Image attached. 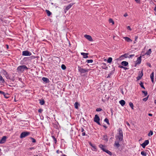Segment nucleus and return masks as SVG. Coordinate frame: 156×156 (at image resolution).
I'll use <instances>...</instances> for the list:
<instances>
[{
  "mask_svg": "<svg viewBox=\"0 0 156 156\" xmlns=\"http://www.w3.org/2000/svg\"><path fill=\"white\" fill-rule=\"evenodd\" d=\"M103 151L105 152H106L109 155H111L112 154V153L111 152L109 151L108 150H107V149H103Z\"/></svg>",
  "mask_w": 156,
  "mask_h": 156,
  "instance_id": "17",
  "label": "nucleus"
},
{
  "mask_svg": "<svg viewBox=\"0 0 156 156\" xmlns=\"http://www.w3.org/2000/svg\"><path fill=\"white\" fill-rule=\"evenodd\" d=\"M151 53V49H149L146 52L145 54L147 55H150Z\"/></svg>",
  "mask_w": 156,
  "mask_h": 156,
  "instance_id": "21",
  "label": "nucleus"
},
{
  "mask_svg": "<svg viewBox=\"0 0 156 156\" xmlns=\"http://www.w3.org/2000/svg\"><path fill=\"white\" fill-rule=\"evenodd\" d=\"M141 154L144 156H146L147 155V154L145 151H143L141 152Z\"/></svg>",
  "mask_w": 156,
  "mask_h": 156,
  "instance_id": "29",
  "label": "nucleus"
},
{
  "mask_svg": "<svg viewBox=\"0 0 156 156\" xmlns=\"http://www.w3.org/2000/svg\"><path fill=\"white\" fill-rule=\"evenodd\" d=\"M104 121L106 122L107 124H109L108 119L107 118H105L104 120Z\"/></svg>",
  "mask_w": 156,
  "mask_h": 156,
  "instance_id": "34",
  "label": "nucleus"
},
{
  "mask_svg": "<svg viewBox=\"0 0 156 156\" xmlns=\"http://www.w3.org/2000/svg\"><path fill=\"white\" fill-rule=\"evenodd\" d=\"M22 55L23 56H29L31 55V53L28 51H24L22 52Z\"/></svg>",
  "mask_w": 156,
  "mask_h": 156,
  "instance_id": "6",
  "label": "nucleus"
},
{
  "mask_svg": "<svg viewBox=\"0 0 156 156\" xmlns=\"http://www.w3.org/2000/svg\"><path fill=\"white\" fill-rule=\"evenodd\" d=\"M141 56H140V57H138L137 58V60L136 61V63L138 64H139L141 63Z\"/></svg>",
  "mask_w": 156,
  "mask_h": 156,
  "instance_id": "12",
  "label": "nucleus"
},
{
  "mask_svg": "<svg viewBox=\"0 0 156 156\" xmlns=\"http://www.w3.org/2000/svg\"><path fill=\"white\" fill-rule=\"evenodd\" d=\"M154 103L156 104V100L154 101Z\"/></svg>",
  "mask_w": 156,
  "mask_h": 156,
  "instance_id": "62",
  "label": "nucleus"
},
{
  "mask_svg": "<svg viewBox=\"0 0 156 156\" xmlns=\"http://www.w3.org/2000/svg\"><path fill=\"white\" fill-rule=\"evenodd\" d=\"M48 16H49L51 14V12L48 10H46L45 11Z\"/></svg>",
  "mask_w": 156,
  "mask_h": 156,
  "instance_id": "25",
  "label": "nucleus"
},
{
  "mask_svg": "<svg viewBox=\"0 0 156 156\" xmlns=\"http://www.w3.org/2000/svg\"><path fill=\"white\" fill-rule=\"evenodd\" d=\"M86 62L87 63H92L93 62V60L92 59L87 60L86 61Z\"/></svg>",
  "mask_w": 156,
  "mask_h": 156,
  "instance_id": "36",
  "label": "nucleus"
},
{
  "mask_svg": "<svg viewBox=\"0 0 156 156\" xmlns=\"http://www.w3.org/2000/svg\"><path fill=\"white\" fill-rule=\"evenodd\" d=\"M119 67L120 68H123L124 67L123 66H119Z\"/></svg>",
  "mask_w": 156,
  "mask_h": 156,
  "instance_id": "53",
  "label": "nucleus"
},
{
  "mask_svg": "<svg viewBox=\"0 0 156 156\" xmlns=\"http://www.w3.org/2000/svg\"><path fill=\"white\" fill-rule=\"evenodd\" d=\"M89 144L90 146L92 147L93 148L92 149V150H93V151H95L96 150L95 146L92 144L91 143H90Z\"/></svg>",
  "mask_w": 156,
  "mask_h": 156,
  "instance_id": "19",
  "label": "nucleus"
},
{
  "mask_svg": "<svg viewBox=\"0 0 156 156\" xmlns=\"http://www.w3.org/2000/svg\"><path fill=\"white\" fill-rule=\"evenodd\" d=\"M100 120V119L98 115H95L94 118V121L99 125H100L99 122Z\"/></svg>",
  "mask_w": 156,
  "mask_h": 156,
  "instance_id": "5",
  "label": "nucleus"
},
{
  "mask_svg": "<svg viewBox=\"0 0 156 156\" xmlns=\"http://www.w3.org/2000/svg\"><path fill=\"white\" fill-rule=\"evenodd\" d=\"M126 123L127 125L128 126H130V124L128 122H126Z\"/></svg>",
  "mask_w": 156,
  "mask_h": 156,
  "instance_id": "51",
  "label": "nucleus"
},
{
  "mask_svg": "<svg viewBox=\"0 0 156 156\" xmlns=\"http://www.w3.org/2000/svg\"><path fill=\"white\" fill-rule=\"evenodd\" d=\"M119 133L117 134L116 136V138L118 139L119 141H122L123 139V136L122 129L119 128Z\"/></svg>",
  "mask_w": 156,
  "mask_h": 156,
  "instance_id": "1",
  "label": "nucleus"
},
{
  "mask_svg": "<svg viewBox=\"0 0 156 156\" xmlns=\"http://www.w3.org/2000/svg\"><path fill=\"white\" fill-rule=\"evenodd\" d=\"M128 16V15L126 13L124 14V16L125 17H126V16Z\"/></svg>",
  "mask_w": 156,
  "mask_h": 156,
  "instance_id": "54",
  "label": "nucleus"
},
{
  "mask_svg": "<svg viewBox=\"0 0 156 156\" xmlns=\"http://www.w3.org/2000/svg\"><path fill=\"white\" fill-rule=\"evenodd\" d=\"M30 138L32 140L33 143H35L36 142V140L34 139L32 137H31Z\"/></svg>",
  "mask_w": 156,
  "mask_h": 156,
  "instance_id": "42",
  "label": "nucleus"
},
{
  "mask_svg": "<svg viewBox=\"0 0 156 156\" xmlns=\"http://www.w3.org/2000/svg\"><path fill=\"white\" fill-rule=\"evenodd\" d=\"M81 54L83 56V57L84 58H88V53H84L83 52H81Z\"/></svg>",
  "mask_w": 156,
  "mask_h": 156,
  "instance_id": "11",
  "label": "nucleus"
},
{
  "mask_svg": "<svg viewBox=\"0 0 156 156\" xmlns=\"http://www.w3.org/2000/svg\"><path fill=\"white\" fill-rule=\"evenodd\" d=\"M109 21L110 23H112V24H114V21L112 19H110L109 20Z\"/></svg>",
  "mask_w": 156,
  "mask_h": 156,
  "instance_id": "33",
  "label": "nucleus"
},
{
  "mask_svg": "<svg viewBox=\"0 0 156 156\" xmlns=\"http://www.w3.org/2000/svg\"><path fill=\"white\" fill-rule=\"evenodd\" d=\"M81 130L82 132H83L84 131V129L83 128H81Z\"/></svg>",
  "mask_w": 156,
  "mask_h": 156,
  "instance_id": "57",
  "label": "nucleus"
},
{
  "mask_svg": "<svg viewBox=\"0 0 156 156\" xmlns=\"http://www.w3.org/2000/svg\"><path fill=\"white\" fill-rule=\"evenodd\" d=\"M147 66H149L150 67H151V64L149 63H147Z\"/></svg>",
  "mask_w": 156,
  "mask_h": 156,
  "instance_id": "50",
  "label": "nucleus"
},
{
  "mask_svg": "<svg viewBox=\"0 0 156 156\" xmlns=\"http://www.w3.org/2000/svg\"><path fill=\"white\" fill-rule=\"evenodd\" d=\"M128 64V63L126 61H122L121 62V65L124 66H126Z\"/></svg>",
  "mask_w": 156,
  "mask_h": 156,
  "instance_id": "14",
  "label": "nucleus"
},
{
  "mask_svg": "<svg viewBox=\"0 0 156 156\" xmlns=\"http://www.w3.org/2000/svg\"><path fill=\"white\" fill-rule=\"evenodd\" d=\"M115 146H116L117 147H118L120 146V144L119 142L115 141Z\"/></svg>",
  "mask_w": 156,
  "mask_h": 156,
  "instance_id": "22",
  "label": "nucleus"
},
{
  "mask_svg": "<svg viewBox=\"0 0 156 156\" xmlns=\"http://www.w3.org/2000/svg\"><path fill=\"white\" fill-rule=\"evenodd\" d=\"M0 81H2V83H4L5 80L2 77V76L0 75Z\"/></svg>",
  "mask_w": 156,
  "mask_h": 156,
  "instance_id": "31",
  "label": "nucleus"
},
{
  "mask_svg": "<svg viewBox=\"0 0 156 156\" xmlns=\"http://www.w3.org/2000/svg\"><path fill=\"white\" fill-rule=\"evenodd\" d=\"M43 110L42 109H40L38 110V112H39L41 113V112Z\"/></svg>",
  "mask_w": 156,
  "mask_h": 156,
  "instance_id": "47",
  "label": "nucleus"
},
{
  "mask_svg": "<svg viewBox=\"0 0 156 156\" xmlns=\"http://www.w3.org/2000/svg\"><path fill=\"white\" fill-rule=\"evenodd\" d=\"M84 37L90 41H93L90 35L85 34Z\"/></svg>",
  "mask_w": 156,
  "mask_h": 156,
  "instance_id": "8",
  "label": "nucleus"
},
{
  "mask_svg": "<svg viewBox=\"0 0 156 156\" xmlns=\"http://www.w3.org/2000/svg\"><path fill=\"white\" fill-rule=\"evenodd\" d=\"M123 69L125 70H127L128 69V68L126 67H124V68Z\"/></svg>",
  "mask_w": 156,
  "mask_h": 156,
  "instance_id": "58",
  "label": "nucleus"
},
{
  "mask_svg": "<svg viewBox=\"0 0 156 156\" xmlns=\"http://www.w3.org/2000/svg\"><path fill=\"white\" fill-rule=\"evenodd\" d=\"M143 76V73L142 72H139L138 76L136 77V79L137 80H139L141 79L142 77Z\"/></svg>",
  "mask_w": 156,
  "mask_h": 156,
  "instance_id": "9",
  "label": "nucleus"
},
{
  "mask_svg": "<svg viewBox=\"0 0 156 156\" xmlns=\"http://www.w3.org/2000/svg\"><path fill=\"white\" fill-rule=\"evenodd\" d=\"M140 85L141 87L144 88V89H145V88L144 87V86L143 85V83L141 82L140 83Z\"/></svg>",
  "mask_w": 156,
  "mask_h": 156,
  "instance_id": "39",
  "label": "nucleus"
},
{
  "mask_svg": "<svg viewBox=\"0 0 156 156\" xmlns=\"http://www.w3.org/2000/svg\"><path fill=\"white\" fill-rule=\"evenodd\" d=\"M119 103L121 105L123 106L125 104V102L124 100H121L119 101Z\"/></svg>",
  "mask_w": 156,
  "mask_h": 156,
  "instance_id": "16",
  "label": "nucleus"
},
{
  "mask_svg": "<svg viewBox=\"0 0 156 156\" xmlns=\"http://www.w3.org/2000/svg\"><path fill=\"white\" fill-rule=\"evenodd\" d=\"M30 132H22L20 134V138H22L27 136L30 134Z\"/></svg>",
  "mask_w": 156,
  "mask_h": 156,
  "instance_id": "3",
  "label": "nucleus"
},
{
  "mask_svg": "<svg viewBox=\"0 0 156 156\" xmlns=\"http://www.w3.org/2000/svg\"><path fill=\"white\" fill-rule=\"evenodd\" d=\"M4 92L2 91H0V94H4Z\"/></svg>",
  "mask_w": 156,
  "mask_h": 156,
  "instance_id": "52",
  "label": "nucleus"
},
{
  "mask_svg": "<svg viewBox=\"0 0 156 156\" xmlns=\"http://www.w3.org/2000/svg\"><path fill=\"white\" fill-rule=\"evenodd\" d=\"M42 80L44 82L46 83H48L49 82V80L47 78L43 77L42 78Z\"/></svg>",
  "mask_w": 156,
  "mask_h": 156,
  "instance_id": "13",
  "label": "nucleus"
},
{
  "mask_svg": "<svg viewBox=\"0 0 156 156\" xmlns=\"http://www.w3.org/2000/svg\"><path fill=\"white\" fill-rule=\"evenodd\" d=\"M79 105V103L77 102H76L74 104V106L75 108L77 109H78V105Z\"/></svg>",
  "mask_w": 156,
  "mask_h": 156,
  "instance_id": "26",
  "label": "nucleus"
},
{
  "mask_svg": "<svg viewBox=\"0 0 156 156\" xmlns=\"http://www.w3.org/2000/svg\"><path fill=\"white\" fill-rule=\"evenodd\" d=\"M137 38H138V37L136 36L135 37V41H136V40L137 39Z\"/></svg>",
  "mask_w": 156,
  "mask_h": 156,
  "instance_id": "55",
  "label": "nucleus"
},
{
  "mask_svg": "<svg viewBox=\"0 0 156 156\" xmlns=\"http://www.w3.org/2000/svg\"><path fill=\"white\" fill-rule=\"evenodd\" d=\"M40 103L41 105H43L45 103V101L44 100H39Z\"/></svg>",
  "mask_w": 156,
  "mask_h": 156,
  "instance_id": "23",
  "label": "nucleus"
},
{
  "mask_svg": "<svg viewBox=\"0 0 156 156\" xmlns=\"http://www.w3.org/2000/svg\"><path fill=\"white\" fill-rule=\"evenodd\" d=\"M148 98V96L147 97H146L145 98H143V100L144 101H147V100Z\"/></svg>",
  "mask_w": 156,
  "mask_h": 156,
  "instance_id": "41",
  "label": "nucleus"
},
{
  "mask_svg": "<svg viewBox=\"0 0 156 156\" xmlns=\"http://www.w3.org/2000/svg\"><path fill=\"white\" fill-rule=\"evenodd\" d=\"M99 147L103 151V149H106L104 147V146L100 144L99 145Z\"/></svg>",
  "mask_w": 156,
  "mask_h": 156,
  "instance_id": "32",
  "label": "nucleus"
},
{
  "mask_svg": "<svg viewBox=\"0 0 156 156\" xmlns=\"http://www.w3.org/2000/svg\"><path fill=\"white\" fill-rule=\"evenodd\" d=\"M142 92L144 94L145 96H147V93L146 91H142Z\"/></svg>",
  "mask_w": 156,
  "mask_h": 156,
  "instance_id": "38",
  "label": "nucleus"
},
{
  "mask_svg": "<svg viewBox=\"0 0 156 156\" xmlns=\"http://www.w3.org/2000/svg\"><path fill=\"white\" fill-rule=\"evenodd\" d=\"M4 97L6 98H8L9 97V94L8 93L5 94V93L3 94Z\"/></svg>",
  "mask_w": 156,
  "mask_h": 156,
  "instance_id": "24",
  "label": "nucleus"
},
{
  "mask_svg": "<svg viewBox=\"0 0 156 156\" xmlns=\"http://www.w3.org/2000/svg\"><path fill=\"white\" fill-rule=\"evenodd\" d=\"M124 38L125 39V40L126 41H127L128 42H131L132 41V40L130 38H129L127 37H124Z\"/></svg>",
  "mask_w": 156,
  "mask_h": 156,
  "instance_id": "20",
  "label": "nucleus"
},
{
  "mask_svg": "<svg viewBox=\"0 0 156 156\" xmlns=\"http://www.w3.org/2000/svg\"><path fill=\"white\" fill-rule=\"evenodd\" d=\"M102 110V109L100 108H98L96 109V111L97 112H100Z\"/></svg>",
  "mask_w": 156,
  "mask_h": 156,
  "instance_id": "44",
  "label": "nucleus"
},
{
  "mask_svg": "<svg viewBox=\"0 0 156 156\" xmlns=\"http://www.w3.org/2000/svg\"><path fill=\"white\" fill-rule=\"evenodd\" d=\"M134 56V54L130 55H129V56H128V58H131L132 57Z\"/></svg>",
  "mask_w": 156,
  "mask_h": 156,
  "instance_id": "45",
  "label": "nucleus"
},
{
  "mask_svg": "<svg viewBox=\"0 0 156 156\" xmlns=\"http://www.w3.org/2000/svg\"><path fill=\"white\" fill-rule=\"evenodd\" d=\"M112 59L111 57H109L108 59L107 62L108 63H110L112 62Z\"/></svg>",
  "mask_w": 156,
  "mask_h": 156,
  "instance_id": "27",
  "label": "nucleus"
},
{
  "mask_svg": "<svg viewBox=\"0 0 156 156\" xmlns=\"http://www.w3.org/2000/svg\"><path fill=\"white\" fill-rule=\"evenodd\" d=\"M7 138L6 136H4L0 140V144H3L5 143Z\"/></svg>",
  "mask_w": 156,
  "mask_h": 156,
  "instance_id": "10",
  "label": "nucleus"
},
{
  "mask_svg": "<svg viewBox=\"0 0 156 156\" xmlns=\"http://www.w3.org/2000/svg\"><path fill=\"white\" fill-rule=\"evenodd\" d=\"M34 156H38V155H35Z\"/></svg>",
  "mask_w": 156,
  "mask_h": 156,
  "instance_id": "64",
  "label": "nucleus"
},
{
  "mask_svg": "<svg viewBox=\"0 0 156 156\" xmlns=\"http://www.w3.org/2000/svg\"><path fill=\"white\" fill-rule=\"evenodd\" d=\"M135 1L138 3H140V0H135Z\"/></svg>",
  "mask_w": 156,
  "mask_h": 156,
  "instance_id": "46",
  "label": "nucleus"
},
{
  "mask_svg": "<svg viewBox=\"0 0 156 156\" xmlns=\"http://www.w3.org/2000/svg\"><path fill=\"white\" fill-rule=\"evenodd\" d=\"M85 132H83V133H82V135L83 136H85Z\"/></svg>",
  "mask_w": 156,
  "mask_h": 156,
  "instance_id": "56",
  "label": "nucleus"
},
{
  "mask_svg": "<svg viewBox=\"0 0 156 156\" xmlns=\"http://www.w3.org/2000/svg\"><path fill=\"white\" fill-rule=\"evenodd\" d=\"M61 68L62 69L65 70L66 69V67L64 65L62 64L61 66Z\"/></svg>",
  "mask_w": 156,
  "mask_h": 156,
  "instance_id": "37",
  "label": "nucleus"
},
{
  "mask_svg": "<svg viewBox=\"0 0 156 156\" xmlns=\"http://www.w3.org/2000/svg\"><path fill=\"white\" fill-rule=\"evenodd\" d=\"M3 73L5 76L6 75H7L8 74L7 73L5 70H3Z\"/></svg>",
  "mask_w": 156,
  "mask_h": 156,
  "instance_id": "43",
  "label": "nucleus"
},
{
  "mask_svg": "<svg viewBox=\"0 0 156 156\" xmlns=\"http://www.w3.org/2000/svg\"><path fill=\"white\" fill-rule=\"evenodd\" d=\"M51 137L53 138L54 140L55 143L56 144L57 141L56 138H55V137L53 136H51Z\"/></svg>",
  "mask_w": 156,
  "mask_h": 156,
  "instance_id": "40",
  "label": "nucleus"
},
{
  "mask_svg": "<svg viewBox=\"0 0 156 156\" xmlns=\"http://www.w3.org/2000/svg\"><path fill=\"white\" fill-rule=\"evenodd\" d=\"M6 78L7 79H10V77L9 76V75H8L7 76H6Z\"/></svg>",
  "mask_w": 156,
  "mask_h": 156,
  "instance_id": "48",
  "label": "nucleus"
},
{
  "mask_svg": "<svg viewBox=\"0 0 156 156\" xmlns=\"http://www.w3.org/2000/svg\"><path fill=\"white\" fill-rule=\"evenodd\" d=\"M56 152L58 154L59 153H58V150H57V151H56Z\"/></svg>",
  "mask_w": 156,
  "mask_h": 156,
  "instance_id": "61",
  "label": "nucleus"
},
{
  "mask_svg": "<svg viewBox=\"0 0 156 156\" xmlns=\"http://www.w3.org/2000/svg\"><path fill=\"white\" fill-rule=\"evenodd\" d=\"M127 29L130 30H132L129 26H128L127 27Z\"/></svg>",
  "mask_w": 156,
  "mask_h": 156,
  "instance_id": "49",
  "label": "nucleus"
},
{
  "mask_svg": "<svg viewBox=\"0 0 156 156\" xmlns=\"http://www.w3.org/2000/svg\"><path fill=\"white\" fill-rule=\"evenodd\" d=\"M129 105L131 107V108L132 109H133V103L131 102H130L129 103Z\"/></svg>",
  "mask_w": 156,
  "mask_h": 156,
  "instance_id": "30",
  "label": "nucleus"
},
{
  "mask_svg": "<svg viewBox=\"0 0 156 156\" xmlns=\"http://www.w3.org/2000/svg\"><path fill=\"white\" fill-rule=\"evenodd\" d=\"M6 46L7 48L8 49L9 48V46L7 44H6Z\"/></svg>",
  "mask_w": 156,
  "mask_h": 156,
  "instance_id": "60",
  "label": "nucleus"
},
{
  "mask_svg": "<svg viewBox=\"0 0 156 156\" xmlns=\"http://www.w3.org/2000/svg\"><path fill=\"white\" fill-rule=\"evenodd\" d=\"M63 156H66V155L65 154H64V155H63Z\"/></svg>",
  "mask_w": 156,
  "mask_h": 156,
  "instance_id": "63",
  "label": "nucleus"
},
{
  "mask_svg": "<svg viewBox=\"0 0 156 156\" xmlns=\"http://www.w3.org/2000/svg\"><path fill=\"white\" fill-rule=\"evenodd\" d=\"M149 141L148 140H145L144 142L141 144V146L143 148H145L146 146L148 145L149 144Z\"/></svg>",
  "mask_w": 156,
  "mask_h": 156,
  "instance_id": "7",
  "label": "nucleus"
},
{
  "mask_svg": "<svg viewBox=\"0 0 156 156\" xmlns=\"http://www.w3.org/2000/svg\"><path fill=\"white\" fill-rule=\"evenodd\" d=\"M123 57H124L125 58H128V56H127V55L126 54H125L123 55H121L120 57V58H122Z\"/></svg>",
  "mask_w": 156,
  "mask_h": 156,
  "instance_id": "28",
  "label": "nucleus"
},
{
  "mask_svg": "<svg viewBox=\"0 0 156 156\" xmlns=\"http://www.w3.org/2000/svg\"><path fill=\"white\" fill-rule=\"evenodd\" d=\"M154 72H153L150 75V78L152 82H154Z\"/></svg>",
  "mask_w": 156,
  "mask_h": 156,
  "instance_id": "15",
  "label": "nucleus"
},
{
  "mask_svg": "<svg viewBox=\"0 0 156 156\" xmlns=\"http://www.w3.org/2000/svg\"><path fill=\"white\" fill-rule=\"evenodd\" d=\"M73 5V3L70 4L68 6H66V10H68L70 8H71V7Z\"/></svg>",
  "mask_w": 156,
  "mask_h": 156,
  "instance_id": "18",
  "label": "nucleus"
},
{
  "mask_svg": "<svg viewBox=\"0 0 156 156\" xmlns=\"http://www.w3.org/2000/svg\"><path fill=\"white\" fill-rule=\"evenodd\" d=\"M27 69V66L25 65H22L19 66L17 68V69L18 71H23L24 70V69Z\"/></svg>",
  "mask_w": 156,
  "mask_h": 156,
  "instance_id": "4",
  "label": "nucleus"
},
{
  "mask_svg": "<svg viewBox=\"0 0 156 156\" xmlns=\"http://www.w3.org/2000/svg\"><path fill=\"white\" fill-rule=\"evenodd\" d=\"M148 115H149L150 116H152V114L151 113H149V114H148Z\"/></svg>",
  "mask_w": 156,
  "mask_h": 156,
  "instance_id": "59",
  "label": "nucleus"
},
{
  "mask_svg": "<svg viewBox=\"0 0 156 156\" xmlns=\"http://www.w3.org/2000/svg\"><path fill=\"white\" fill-rule=\"evenodd\" d=\"M78 70L81 73H84L88 71L89 70L87 69H83L81 67L78 66Z\"/></svg>",
  "mask_w": 156,
  "mask_h": 156,
  "instance_id": "2",
  "label": "nucleus"
},
{
  "mask_svg": "<svg viewBox=\"0 0 156 156\" xmlns=\"http://www.w3.org/2000/svg\"><path fill=\"white\" fill-rule=\"evenodd\" d=\"M153 134V132L152 131L150 130L149 133L148 134V135L149 136H152Z\"/></svg>",
  "mask_w": 156,
  "mask_h": 156,
  "instance_id": "35",
  "label": "nucleus"
}]
</instances>
